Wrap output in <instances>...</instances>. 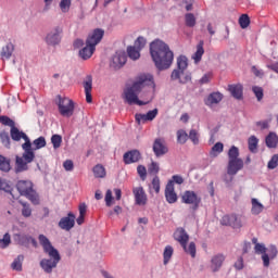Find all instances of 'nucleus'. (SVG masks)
<instances>
[{"label": "nucleus", "instance_id": "1", "mask_svg": "<svg viewBox=\"0 0 278 278\" xmlns=\"http://www.w3.org/2000/svg\"><path fill=\"white\" fill-rule=\"evenodd\" d=\"M147 86H153V75L141 74L137 77L136 81L124 89L123 99L128 105H147L151 103L153 96L150 93L148 101H141L138 99V94L147 88Z\"/></svg>", "mask_w": 278, "mask_h": 278}, {"label": "nucleus", "instance_id": "2", "mask_svg": "<svg viewBox=\"0 0 278 278\" xmlns=\"http://www.w3.org/2000/svg\"><path fill=\"white\" fill-rule=\"evenodd\" d=\"M150 54L159 71H168V67L173 66L175 54L170 51L168 43L163 40L155 39L150 43Z\"/></svg>", "mask_w": 278, "mask_h": 278}, {"label": "nucleus", "instance_id": "3", "mask_svg": "<svg viewBox=\"0 0 278 278\" xmlns=\"http://www.w3.org/2000/svg\"><path fill=\"white\" fill-rule=\"evenodd\" d=\"M39 244L42 247L43 252L49 255L50 258H43L40 261V266L45 273L51 274L53 273V268H58V264H60V260L62 257L60 256V252L58 249H54L53 244H51V241L47 236L39 235L38 237Z\"/></svg>", "mask_w": 278, "mask_h": 278}, {"label": "nucleus", "instance_id": "4", "mask_svg": "<svg viewBox=\"0 0 278 278\" xmlns=\"http://www.w3.org/2000/svg\"><path fill=\"white\" fill-rule=\"evenodd\" d=\"M244 168V161L240 159V149L238 147L232 146L228 150V166H227V174L233 177L238 175L239 170Z\"/></svg>", "mask_w": 278, "mask_h": 278}, {"label": "nucleus", "instance_id": "5", "mask_svg": "<svg viewBox=\"0 0 278 278\" xmlns=\"http://www.w3.org/2000/svg\"><path fill=\"white\" fill-rule=\"evenodd\" d=\"M15 188L21 197L28 199L33 205H39L40 197L38 195V192L34 190V182H31V180H18Z\"/></svg>", "mask_w": 278, "mask_h": 278}, {"label": "nucleus", "instance_id": "6", "mask_svg": "<svg viewBox=\"0 0 278 278\" xmlns=\"http://www.w3.org/2000/svg\"><path fill=\"white\" fill-rule=\"evenodd\" d=\"M174 240H176V242H179L185 253H187L191 257H197V244L194 242H190L188 245L190 236L188 235L186 229L177 228L174 232Z\"/></svg>", "mask_w": 278, "mask_h": 278}, {"label": "nucleus", "instance_id": "7", "mask_svg": "<svg viewBox=\"0 0 278 278\" xmlns=\"http://www.w3.org/2000/svg\"><path fill=\"white\" fill-rule=\"evenodd\" d=\"M58 108L61 116H65L66 118H71L75 113V102L70 98H63L62 96H58Z\"/></svg>", "mask_w": 278, "mask_h": 278}, {"label": "nucleus", "instance_id": "8", "mask_svg": "<svg viewBox=\"0 0 278 278\" xmlns=\"http://www.w3.org/2000/svg\"><path fill=\"white\" fill-rule=\"evenodd\" d=\"M125 64H127V54L125 51H117L110 62V67L113 68V71H118L123 68Z\"/></svg>", "mask_w": 278, "mask_h": 278}, {"label": "nucleus", "instance_id": "9", "mask_svg": "<svg viewBox=\"0 0 278 278\" xmlns=\"http://www.w3.org/2000/svg\"><path fill=\"white\" fill-rule=\"evenodd\" d=\"M64 29L62 26L54 27L48 35L46 36V42L47 45H50L52 47H55L59 42L62 41V33Z\"/></svg>", "mask_w": 278, "mask_h": 278}, {"label": "nucleus", "instance_id": "10", "mask_svg": "<svg viewBox=\"0 0 278 278\" xmlns=\"http://www.w3.org/2000/svg\"><path fill=\"white\" fill-rule=\"evenodd\" d=\"M181 202L186 205H194V207H199V205H201V197L194 191L187 190L181 195Z\"/></svg>", "mask_w": 278, "mask_h": 278}, {"label": "nucleus", "instance_id": "11", "mask_svg": "<svg viewBox=\"0 0 278 278\" xmlns=\"http://www.w3.org/2000/svg\"><path fill=\"white\" fill-rule=\"evenodd\" d=\"M103 36H105V30L101 28H96L92 30L91 34L88 35L86 39V45H89V47H93L97 49V45L103 40Z\"/></svg>", "mask_w": 278, "mask_h": 278}, {"label": "nucleus", "instance_id": "12", "mask_svg": "<svg viewBox=\"0 0 278 278\" xmlns=\"http://www.w3.org/2000/svg\"><path fill=\"white\" fill-rule=\"evenodd\" d=\"M186 68H188V58L180 55L177 59V70L172 72L170 79L174 81L179 79V76L184 75V71H186Z\"/></svg>", "mask_w": 278, "mask_h": 278}, {"label": "nucleus", "instance_id": "13", "mask_svg": "<svg viewBox=\"0 0 278 278\" xmlns=\"http://www.w3.org/2000/svg\"><path fill=\"white\" fill-rule=\"evenodd\" d=\"M220 225L240 229V227H242V219H240L238 215H225L222 217Z\"/></svg>", "mask_w": 278, "mask_h": 278}, {"label": "nucleus", "instance_id": "14", "mask_svg": "<svg viewBox=\"0 0 278 278\" xmlns=\"http://www.w3.org/2000/svg\"><path fill=\"white\" fill-rule=\"evenodd\" d=\"M15 241L21 247H26V249H29V244H31L35 249H38V241L29 235H15Z\"/></svg>", "mask_w": 278, "mask_h": 278}, {"label": "nucleus", "instance_id": "15", "mask_svg": "<svg viewBox=\"0 0 278 278\" xmlns=\"http://www.w3.org/2000/svg\"><path fill=\"white\" fill-rule=\"evenodd\" d=\"M153 152L156 157H162V155H166L168 153V147H166V141L162 138H157L153 143Z\"/></svg>", "mask_w": 278, "mask_h": 278}, {"label": "nucleus", "instance_id": "16", "mask_svg": "<svg viewBox=\"0 0 278 278\" xmlns=\"http://www.w3.org/2000/svg\"><path fill=\"white\" fill-rule=\"evenodd\" d=\"M132 194L135 197L136 205H147L149 199L147 198V192L142 187H135L132 189Z\"/></svg>", "mask_w": 278, "mask_h": 278}, {"label": "nucleus", "instance_id": "17", "mask_svg": "<svg viewBox=\"0 0 278 278\" xmlns=\"http://www.w3.org/2000/svg\"><path fill=\"white\" fill-rule=\"evenodd\" d=\"M60 229L71 231L75 227V214L68 213L66 217H62L59 222Z\"/></svg>", "mask_w": 278, "mask_h": 278}, {"label": "nucleus", "instance_id": "18", "mask_svg": "<svg viewBox=\"0 0 278 278\" xmlns=\"http://www.w3.org/2000/svg\"><path fill=\"white\" fill-rule=\"evenodd\" d=\"M226 256L225 254H215L211 258L210 268L212 273H218L220 268H223V264H225Z\"/></svg>", "mask_w": 278, "mask_h": 278}, {"label": "nucleus", "instance_id": "19", "mask_svg": "<svg viewBox=\"0 0 278 278\" xmlns=\"http://www.w3.org/2000/svg\"><path fill=\"white\" fill-rule=\"evenodd\" d=\"M22 149L24 151L23 156L25 162H34L36 154L34 153V149L31 148V140L25 141L22 144Z\"/></svg>", "mask_w": 278, "mask_h": 278}, {"label": "nucleus", "instance_id": "20", "mask_svg": "<svg viewBox=\"0 0 278 278\" xmlns=\"http://www.w3.org/2000/svg\"><path fill=\"white\" fill-rule=\"evenodd\" d=\"M165 199L167 203H177V193L175 192V185L173 181H168L165 187Z\"/></svg>", "mask_w": 278, "mask_h": 278}, {"label": "nucleus", "instance_id": "21", "mask_svg": "<svg viewBox=\"0 0 278 278\" xmlns=\"http://www.w3.org/2000/svg\"><path fill=\"white\" fill-rule=\"evenodd\" d=\"M228 90L230 94L233 97V99H237L238 101H242L243 92H244V87H242V85L240 84L229 85Z\"/></svg>", "mask_w": 278, "mask_h": 278}, {"label": "nucleus", "instance_id": "22", "mask_svg": "<svg viewBox=\"0 0 278 278\" xmlns=\"http://www.w3.org/2000/svg\"><path fill=\"white\" fill-rule=\"evenodd\" d=\"M140 151L131 150L124 154V163L125 164H135L136 162H140Z\"/></svg>", "mask_w": 278, "mask_h": 278}, {"label": "nucleus", "instance_id": "23", "mask_svg": "<svg viewBox=\"0 0 278 278\" xmlns=\"http://www.w3.org/2000/svg\"><path fill=\"white\" fill-rule=\"evenodd\" d=\"M157 116V109L149 111L147 114H136L135 118L137 123H147V121H153Z\"/></svg>", "mask_w": 278, "mask_h": 278}, {"label": "nucleus", "instance_id": "24", "mask_svg": "<svg viewBox=\"0 0 278 278\" xmlns=\"http://www.w3.org/2000/svg\"><path fill=\"white\" fill-rule=\"evenodd\" d=\"M83 86L85 88L86 101L90 103L92 101V76H87L84 80Z\"/></svg>", "mask_w": 278, "mask_h": 278}, {"label": "nucleus", "instance_id": "25", "mask_svg": "<svg viewBox=\"0 0 278 278\" xmlns=\"http://www.w3.org/2000/svg\"><path fill=\"white\" fill-rule=\"evenodd\" d=\"M11 138L15 142H18L21 139L25 140V142L29 141V137H27L25 132L18 130L15 126L11 127Z\"/></svg>", "mask_w": 278, "mask_h": 278}, {"label": "nucleus", "instance_id": "26", "mask_svg": "<svg viewBox=\"0 0 278 278\" xmlns=\"http://www.w3.org/2000/svg\"><path fill=\"white\" fill-rule=\"evenodd\" d=\"M94 51H97V48L86 43V47L79 50V56L81 58V60H90L94 54Z\"/></svg>", "mask_w": 278, "mask_h": 278}, {"label": "nucleus", "instance_id": "27", "mask_svg": "<svg viewBox=\"0 0 278 278\" xmlns=\"http://www.w3.org/2000/svg\"><path fill=\"white\" fill-rule=\"evenodd\" d=\"M12 53H14V43H7L0 53L2 60H10L12 58Z\"/></svg>", "mask_w": 278, "mask_h": 278}, {"label": "nucleus", "instance_id": "28", "mask_svg": "<svg viewBox=\"0 0 278 278\" xmlns=\"http://www.w3.org/2000/svg\"><path fill=\"white\" fill-rule=\"evenodd\" d=\"M265 142H266V147H268V149H277V144H278L277 134L269 132L265 138Z\"/></svg>", "mask_w": 278, "mask_h": 278}, {"label": "nucleus", "instance_id": "29", "mask_svg": "<svg viewBox=\"0 0 278 278\" xmlns=\"http://www.w3.org/2000/svg\"><path fill=\"white\" fill-rule=\"evenodd\" d=\"M223 101V93L220 92H213L206 99L207 105H216Z\"/></svg>", "mask_w": 278, "mask_h": 278}, {"label": "nucleus", "instance_id": "30", "mask_svg": "<svg viewBox=\"0 0 278 278\" xmlns=\"http://www.w3.org/2000/svg\"><path fill=\"white\" fill-rule=\"evenodd\" d=\"M92 173H93L96 179H104V177L108 175V172L105 170V167L101 164H97L92 168Z\"/></svg>", "mask_w": 278, "mask_h": 278}, {"label": "nucleus", "instance_id": "31", "mask_svg": "<svg viewBox=\"0 0 278 278\" xmlns=\"http://www.w3.org/2000/svg\"><path fill=\"white\" fill-rule=\"evenodd\" d=\"M15 164H16V173H23L24 170H27L28 168L27 164H31V163L25 161L23 156H16Z\"/></svg>", "mask_w": 278, "mask_h": 278}, {"label": "nucleus", "instance_id": "32", "mask_svg": "<svg viewBox=\"0 0 278 278\" xmlns=\"http://www.w3.org/2000/svg\"><path fill=\"white\" fill-rule=\"evenodd\" d=\"M203 45L204 42L203 40H201L197 46V51L192 56L195 63L201 62V59L203 58V53H205V49H203Z\"/></svg>", "mask_w": 278, "mask_h": 278}, {"label": "nucleus", "instance_id": "33", "mask_svg": "<svg viewBox=\"0 0 278 278\" xmlns=\"http://www.w3.org/2000/svg\"><path fill=\"white\" fill-rule=\"evenodd\" d=\"M173 253H175V250L172 245H166L163 252V264L166 266L168 262H170V258L173 257Z\"/></svg>", "mask_w": 278, "mask_h": 278}, {"label": "nucleus", "instance_id": "34", "mask_svg": "<svg viewBox=\"0 0 278 278\" xmlns=\"http://www.w3.org/2000/svg\"><path fill=\"white\" fill-rule=\"evenodd\" d=\"M225 149V146L223 144V142H217L215 143L210 152L211 157H218V155H220V153H223Z\"/></svg>", "mask_w": 278, "mask_h": 278}, {"label": "nucleus", "instance_id": "35", "mask_svg": "<svg viewBox=\"0 0 278 278\" xmlns=\"http://www.w3.org/2000/svg\"><path fill=\"white\" fill-rule=\"evenodd\" d=\"M88 210V206L86 205V203H81L79 205V216L76 219L77 225H84V220L86 218V212Z\"/></svg>", "mask_w": 278, "mask_h": 278}, {"label": "nucleus", "instance_id": "36", "mask_svg": "<svg viewBox=\"0 0 278 278\" xmlns=\"http://www.w3.org/2000/svg\"><path fill=\"white\" fill-rule=\"evenodd\" d=\"M264 212V205L257 201V199H252V214L257 216Z\"/></svg>", "mask_w": 278, "mask_h": 278}, {"label": "nucleus", "instance_id": "37", "mask_svg": "<svg viewBox=\"0 0 278 278\" xmlns=\"http://www.w3.org/2000/svg\"><path fill=\"white\" fill-rule=\"evenodd\" d=\"M11 168L10 160L3 155H0V170H2V173H10Z\"/></svg>", "mask_w": 278, "mask_h": 278}, {"label": "nucleus", "instance_id": "38", "mask_svg": "<svg viewBox=\"0 0 278 278\" xmlns=\"http://www.w3.org/2000/svg\"><path fill=\"white\" fill-rule=\"evenodd\" d=\"M127 54L130 60H139L140 59V50L135 48V46H129L127 48Z\"/></svg>", "mask_w": 278, "mask_h": 278}, {"label": "nucleus", "instance_id": "39", "mask_svg": "<svg viewBox=\"0 0 278 278\" xmlns=\"http://www.w3.org/2000/svg\"><path fill=\"white\" fill-rule=\"evenodd\" d=\"M150 194L154 191L155 194H160V177L154 176V178L151 181V185L149 186Z\"/></svg>", "mask_w": 278, "mask_h": 278}, {"label": "nucleus", "instance_id": "40", "mask_svg": "<svg viewBox=\"0 0 278 278\" xmlns=\"http://www.w3.org/2000/svg\"><path fill=\"white\" fill-rule=\"evenodd\" d=\"M23 260H25V256L20 254L11 264V267L13 270H23Z\"/></svg>", "mask_w": 278, "mask_h": 278}, {"label": "nucleus", "instance_id": "41", "mask_svg": "<svg viewBox=\"0 0 278 278\" xmlns=\"http://www.w3.org/2000/svg\"><path fill=\"white\" fill-rule=\"evenodd\" d=\"M258 142H260V140L255 136H251L249 138L248 144H249V151H251V153H255L257 151Z\"/></svg>", "mask_w": 278, "mask_h": 278}, {"label": "nucleus", "instance_id": "42", "mask_svg": "<svg viewBox=\"0 0 278 278\" xmlns=\"http://www.w3.org/2000/svg\"><path fill=\"white\" fill-rule=\"evenodd\" d=\"M177 142L178 144H186V142H188V132H186V130L184 129H179L177 132Z\"/></svg>", "mask_w": 278, "mask_h": 278}, {"label": "nucleus", "instance_id": "43", "mask_svg": "<svg viewBox=\"0 0 278 278\" xmlns=\"http://www.w3.org/2000/svg\"><path fill=\"white\" fill-rule=\"evenodd\" d=\"M33 147H35V151L38 149H45V147H47V139H45V137H38L33 141Z\"/></svg>", "mask_w": 278, "mask_h": 278}, {"label": "nucleus", "instance_id": "44", "mask_svg": "<svg viewBox=\"0 0 278 278\" xmlns=\"http://www.w3.org/2000/svg\"><path fill=\"white\" fill-rule=\"evenodd\" d=\"M239 25H240L241 29H247V27H249V25H251V18L249 17L248 14H242L239 17Z\"/></svg>", "mask_w": 278, "mask_h": 278}, {"label": "nucleus", "instance_id": "45", "mask_svg": "<svg viewBox=\"0 0 278 278\" xmlns=\"http://www.w3.org/2000/svg\"><path fill=\"white\" fill-rule=\"evenodd\" d=\"M12 244V238L10 233H5L2 239H0V249H8Z\"/></svg>", "mask_w": 278, "mask_h": 278}, {"label": "nucleus", "instance_id": "46", "mask_svg": "<svg viewBox=\"0 0 278 278\" xmlns=\"http://www.w3.org/2000/svg\"><path fill=\"white\" fill-rule=\"evenodd\" d=\"M0 190H3L4 192H9L10 194H12V185L10 184V181L0 178Z\"/></svg>", "mask_w": 278, "mask_h": 278}, {"label": "nucleus", "instance_id": "47", "mask_svg": "<svg viewBox=\"0 0 278 278\" xmlns=\"http://www.w3.org/2000/svg\"><path fill=\"white\" fill-rule=\"evenodd\" d=\"M185 21H186L187 27H194L197 25V18L192 13H187L185 15Z\"/></svg>", "mask_w": 278, "mask_h": 278}, {"label": "nucleus", "instance_id": "48", "mask_svg": "<svg viewBox=\"0 0 278 278\" xmlns=\"http://www.w3.org/2000/svg\"><path fill=\"white\" fill-rule=\"evenodd\" d=\"M253 244H255L254 247V251L255 253H261V255H264V253H266V245L262 244V243H257V239L254 238L252 239Z\"/></svg>", "mask_w": 278, "mask_h": 278}, {"label": "nucleus", "instance_id": "49", "mask_svg": "<svg viewBox=\"0 0 278 278\" xmlns=\"http://www.w3.org/2000/svg\"><path fill=\"white\" fill-rule=\"evenodd\" d=\"M21 205L23 207L22 216H24V218H29V216H31V207L27 202H21Z\"/></svg>", "mask_w": 278, "mask_h": 278}, {"label": "nucleus", "instance_id": "50", "mask_svg": "<svg viewBox=\"0 0 278 278\" xmlns=\"http://www.w3.org/2000/svg\"><path fill=\"white\" fill-rule=\"evenodd\" d=\"M51 143L53 146V149H60V147H62V136H60V135H52Z\"/></svg>", "mask_w": 278, "mask_h": 278}, {"label": "nucleus", "instance_id": "51", "mask_svg": "<svg viewBox=\"0 0 278 278\" xmlns=\"http://www.w3.org/2000/svg\"><path fill=\"white\" fill-rule=\"evenodd\" d=\"M177 79L179 80V84H188V81H192V75L182 71V74H180Z\"/></svg>", "mask_w": 278, "mask_h": 278}, {"label": "nucleus", "instance_id": "52", "mask_svg": "<svg viewBox=\"0 0 278 278\" xmlns=\"http://www.w3.org/2000/svg\"><path fill=\"white\" fill-rule=\"evenodd\" d=\"M147 46V39L144 37H138L137 40L135 41V48L139 49V51H142L144 47Z\"/></svg>", "mask_w": 278, "mask_h": 278}, {"label": "nucleus", "instance_id": "53", "mask_svg": "<svg viewBox=\"0 0 278 278\" xmlns=\"http://www.w3.org/2000/svg\"><path fill=\"white\" fill-rule=\"evenodd\" d=\"M277 166H278V154H274L267 164V168H269V170H275Z\"/></svg>", "mask_w": 278, "mask_h": 278}, {"label": "nucleus", "instance_id": "54", "mask_svg": "<svg viewBox=\"0 0 278 278\" xmlns=\"http://www.w3.org/2000/svg\"><path fill=\"white\" fill-rule=\"evenodd\" d=\"M252 91L254 92L257 101H262L264 99V89H262V87H253Z\"/></svg>", "mask_w": 278, "mask_h": 278}, {"label": "nucleus", "instance_id": "55", "mask_svg": "<svg viewBox=\"0 0 278 278\" xmlns=\"http://www.w3.org/2000/svg\"><path fill=\"white\" fill-rule=\"evenodd\" d=\"M137 173L141 179V181H146L147 180V167H144V165H139L137 167Z\"/></svg>", "mask_w": 278, "mask_h": 278}, {"label": "nucleus", "instance_id": "56", "mask_svg": "<svg viewBox=\"0 0 278 278\" xmlns=\"http://www.w3.org/2000/svg\"><path fill=\"white\" fill-rule=\"evenodd\" d=\"M148 172L150 175H157V173H160V165L155 162H152L148 167Z\"/></svg>", "mask_w": 278, "mask_h": 278}, {"label": "nucleus", "instance_id": "57", "mask_svg": "<svg viewBox=\"0 0 278 278\" xmlns=\"http://www.w3.org/2000/svg\"><path fill=\"white\" fill-rule=\"evenodd\" d=\"M188 137L193 144H199V132L195 129H191Z\"/></svg>", "mask_w": 278, "mask_h": 278}, {"label": "nucleus", "instance_id": "58", "mask_svg": "<svg viewBox=\"0 0 278 278\" xmlns=\"http://www.w3.org/2000/svg\"><path fill=\"white\" fill-rule=\"evenodd\" d=\"M0 138L2 141V144H4V147L10 149V136L7 132H1Z\"/></svg>", "mask_w": 278, "mask_h": 278}, {"label": "nucleus", "instance_id": "59", "mask_svg": "<svg viewBox=\"0 0 278 278\" xmlns=\"http://www.w3.org/2000/svg\"><path fill=\"white\" fill-rule=\"evenodd\" d=\"M0 123H2V125H8L9 127H14V121H12L10 117L8 116H1L0 117Z\"/></svg>", "mask_w": 278, "mask_h": 278}, {"label": "nucleus", "instance_id": "60", "mask_svg": "<svg viewBox=\"0 0 278 278\" xmlns=\"http://www.w3.org/2000/svg\"><path fill=\"white\" fill-rule=\"evenodd\" d=\"M60 8L62 12H68V9L71 8V0H61Z\"/></svg>", "mask_w": 278, "mask_h": 278}, {"label": "nucleus", "instance_id": "61", "mask_svg": "<svg viewBox=\"0 0 278 278\" xmlns=\"http://www.w3.org/2000/svg\"><path fill=\"white\" fill-rule=\"evenodd\" d=\"M256 127H260V129H268V127H270V119L256 122Z\"/></svg>", "mask_w": 278, "mask_h": 278}, {"label": "nucleus", "instance_id": "62", "mask_svg": "<svg viewBox=\"0 0 278 278\" xmlns=\"http://www.w3.org/2000/svg\"><path fill=\"white\" fill-rule=\"evenodd\" d=\"M235 268L236 270H242V268H244V258L242 256H239L236 261Z\"/></svg>", "mask_w": 278, "mask_h": 278}, {"label": "nucleus", "instance_id": "63", "mask_svg": "<svg viewBox=\"0 0 278 278\" xmlns=\"http://www.w3.org/2000/svg\"><path fill=\"white\" fill-rule=\"evenodd\" d=\"M63 168L67 172H72L74 168H75V164L73 163V161L71 160H66L64 163H63Z\"/></svg>", "mask_w": 278, "mask_h": 278}, {"label": "nucleus", "instance_id": "64", "mask_svg": "<svg viewBox=\"0 0 278 278\" xmlns=\"http://www.w3.org/2000/svg\"><path fill=\"white\" fill-rule=\"evenodd\" d=\"M277 253H278L277 247L270 245L268 248V256L270 257V260H275V257H277Z\"/></svg>", "mask_w": 278, "mask_h": 278}]
</instances>
